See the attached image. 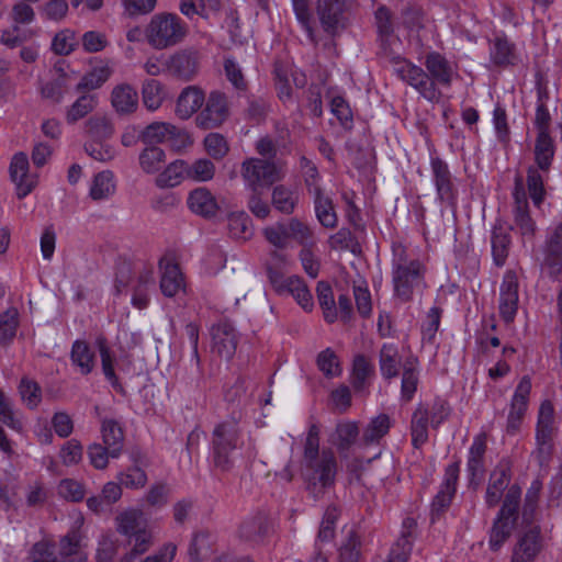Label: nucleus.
Wrapping results in <instances>:
<instances>
[{
  "instance_id": "obj_2",
  "label": "nucleus",
  "mask_w": 562,
  "mask_h": 562,
  "mask_svg": "<svg viewBox=\"0 0 562 562\" xmlns=\"http://www.w3.org/2000/svg\"><path fill=\"white\" fill-rule=\"evenodd\" d=\"M338 464L334 451L329 448L319 450L318 428L308 430L301 462V475L307 491L318 498L336 483Z\"/></svg>"
},
{
  "instance_id": "obj_46",
  "label": "nucleus",
  "mask_w": 562,
  "mask_h": 562,
  "mask_svg": "<svg viewBox=\"0 0 562 562\" xmlns=\"http://www.w3.org/2000/svg\"><path fill=\"white\" fill-rule=\"evenodd\" d=\"M286 223L290 240L296 241L302 247L315 245L314 229L306 222L297 217H291Z\"/></svg>"
},
{
  "instance_id": "obj_41",
  "label": "nucleus",
  "mask_w": 562,
  "mask_h": 562,
  "mask_svg": "<svg viewBox=\"0 0 562 562\" xmlns=\"http://www.w3.org/2000/svg\"><path fill=\"white\" fill-rule=\"evenodd\" d=\"M419 382L418 362L416 358H411L404 363L402 375L401 397L409 402L417 391Z\"/></svg>"
},
{
  "instance_id": "obj_27",
  "label": "nucleus",
  "mask_w": 562,
  "mask_h": 562,
  "mask_svg": "<svg viewBox=\"0 0 562 562\" xmlns=\"http://www.w3.org/2000/svg\"><path fill=\"white\" fill-rule=\"evenodd\" d=\"M168 71L181 79L192 80L198 72V58L195 53L179 50L168 57Z\"/></svg>"
},
{
  "instance_id": "obj_3",
  "label": "nucleus",
  "mask_w": 562,
  "mask_h": 562,
  "mask_svg": "<svg viewBox=\"0 0 562 562\" xmlns=\"http://www.w3.org/2000/svg\"><path fill=\"white\" fill-rule=\"evenodd\" d=\"M85 518L78 514L68 532L59 538L58 546L42 540L36 542L31 552V562H87L83 551L86 535L81 529Z\"/></svg>"
},
{
  "instance_id": "obj_4",
  "label": "nucleus",
  "mask_w": 562,
  "mask_h": 562,
  "mask_svg": "<svg viewBox=\"0 0 562 562\" xmlns=\"http://www.w3.org/2000/svg\"><path fill=\"white\" fill-rule=\"evenodd\" d=\"M425 263L409 256L406 249L397 246L393 250L392 284L394 296L401 302H409L414 294L422 293L426 288Z\"/></svg>"
},
{
  "instance_id": "obj_56",
  "label": "nucleus",
  "mask_w": 562,
  "mask_h": 562,
  "mask_svg": "<svg viewBox=\"0 0 562 562\" xmlns=\"http://www.w3.org/2000/svg\"><path fill=\"white\" fill-rule=\"evenodd\" d=\"M228 231L232 237L247 239L251 236L250 218L245 212L228 215Z\"/></svg>"
},
{
  "instance_id": "obj_23",
  "label": "nucleus",
  "mask_w": 562,
  "mask_h": 562,
  "mask_svg": "<svg viewBox=\"0 0 562 562\" xmlns=\"http://www.w3.org/2000/svg\"><path fill=\"white\" fill-rule=\"evenodd\" d=\"M238 344L237 333L227 323L217 324L212 328V350L218 357L229 360L236 352Z\"/></svg>"
},
{
  "instance_id": "obj_10",
  "label": "nucleus",
  "mask_w": 562,
  "mask_h": 562,
  "mask_svg": "<svg viewBox=\"0 0 562 562\" xmlns=\"http://www.w3.org/2000/svg\"><path fill=\"white\" fill-rule=\"evenodd\" d=\"M393 68L401 80L412 86L426 100L434 101L439 98L440 93L437 87L434 86V81L419 66L397 57L394 59Z\"/></svg>"
},
{
  "instance_id": "obj_29",
  "label": "nucleus",
  "mask_w": 562,
  "mask_h": 562,
  "mask_svg": "<svg viewBox=\"0 0 562 562\" xmlns=\"http://www.w3.org/2000/svg\"><path fill=\"white\" fill-rule=\"evenodd\" d=\"M430 166L439 199L447 202L453 201L454 188L448 165L442 159L435 157L431 158Z\"/></svg>"
},
{
  "instance_id": "obj_25",
  "label": "nucleus",
  "mask_w": 562,
  "mask_h": 562,
  "mask_svg": "<svg viewBox=\"0 0 562 562\" xmlns=\"http://www.w3.org/2000/svg\"><path fill=\"white\" fill-rule=\"evenodd\" d=\"M110 101L117 114L130 115L138 108V93L131 83L121 82L112 88Z\"/></svg>"
},
{
  "instance_id": "obj_63",
  "label": "nucleus",
  "mask_w": 562,
  "mask_h": 562,
  "mask_svg": "<svg viewBox=\"0 0 562 562\" xmlns=\"http://www.w3.org/2000/svg\"><path fill=\"white\" fill-rule=\"evenodd\" d=\"M77 45L76 34L69 29H64L56 33L52 41V50L57 55H69Z\"/></svg>"
},
{
  "instance_id": "obj_38",
  "label": "nucleus",
  "mask_w": 562,
  "mask_h": 562,
  "mask_svg": "<svg viewBox=\"0 0 562 562\" xmlns=\"http://www.w3.org/2000/svg\"><path fill=\"white\" fill-rule=\"evenodd\" d=\"M300 202V194L285 186H277L272 191V204L279 212L291 215Z\"/></svg>"
},
{
  "instance_id": "obj_54",
  "label": "nucleus",
  "mask_w": 562,
  "mask_h": 562,
  "mask_svg": "<svg viewBox=\"0 0 562 562\" xmlns=\"http://www.w3.org/2000/svg\"><path fill=\"white\" fill-rule=\"evenodd\" d=\"M510 238L502 228H494L492 232V254L497 266H503L508 256Z\"/></svg>"
},
{
  "instance_id": "obj_7",
  "label": "nucleus",
  "mask_w": 562,
  "mask_h": 562,
  "mask_svg": "<svg viewBox=\"0 0 562 562\" xmlns=\"http://www.w3.org/2000/svg\"><path fill=\"white\" fill-rule=\"evenodd\" d=\"M155 283V271L151 266L144 265L133 276L131 268L123 265L119 268L115 277V293L125 294L131 292V304L138 310H144L150 302V290Z\"/></svg>"
},
{
  "instance_id": "obj_32",
  "label": "nucleus",
  "mask_w": 562,
  "mask_h": 562,
  "mask_svg": "<svg viewBox=\"0 0 562 562\" xmlns=\"http://www.w3.org/2000/svg\"><path fill=\"white\" fill-rule=\"evenodd\" d=\"M344 11V0H318L317 12L325 31L334 32Z\"/></svg>"
},
{
  "instance_id": "obj_30",
  "label": "nucleus",
  "mask_w": 562,
  "mask_h": 562,
  "mask_svg": "<svg viewBox=\"0 0 562 562\" xmlns=\"http://www.w3.org/2000/svg\"><path fill=\"white\" fill-rule=\"evenodd\" d=\"M187 204L191 212L205 218L215 216L220 209L215 196L203 187L189 193Z\"/></svg>"
},
{
  "instance_id": "obj_53",
  "label": "nucleus",
  "mask_w": 562,
  "mask_h": 562,
  "mask_svg": "<svg viewBox=\"0 0 562 562\" xmlns=\"http://www.w3.org/2000/svg\"><path fill=\"white\" fill-rule=\"evenodd\" d=\"M541 490L542 481L540 479H535L526 492L522 518L527 522H530L535 519L538 503L540 501Z\"/></svg>"
},
{
  "instance_id": "obj_5",
  "label": "nucleus",
  "mask_w": 562,
  "mask_h": 562,
  "mask_svg": "<svg viewBox=\"0 0 562 562\" xmlns=\"http://www.w3.org/2000/svg\"><path fill=\"white\" fill-rule=\"evenodd\" d=\"M114 522L116 531L131 544V550L120 562H136L154 544L153 530L144 518V513L138 508H126L116 515Z\"/></svg>"
},
{
  "instance_id": "obj_50",
  "label": "nucleus",
  "mask_w": 562,
  "mask_h": 562,
  "mask_svg": "<svg viewBox=\"0 0 562 562\" xmlns=\"http://www.w3.org/2000/svg\"><path fill=\"white\" fill-rule=\"evenodd\" d=\"M286 222H278L273 225L267 226L262 229V235L266 240L278 249H285L289 247L290 234Z\"/></svg>"
},
{
  "instance_id": "obj_13",
  "label": "nucleus",
  "mask_w": 562,
  "mask_h": 562,
  "mask_svg": "<svg viewBox=\"0 0 562 562\" xmlns=\"http://www.w3.org/2000/svg\"><path fill=\"white\" fill-rule=\"evenodd\" d=\"M530 392L531 380L527 375L522 376L510 400L506 423L507 434L515 435L519 431L524 417L528 411Z\"/></svg>"
},
{
  "instance_id": "obj_16",
  "label": "nucleus",
  "mask_w": 562,
  "mask_h": 562,
  "mask_svg": "<svg viewBox=\"0 0 562 562\" xmlns=\"http://www.w3.org/2000/svg\"><path fill=\"white\" fill-rule=\"evenodd\" d=\"M519 284L516 272L509 270L504 274L499 288L498 310L502 319L509 324L514 322L519 302Z\"/></svg>"
},
{
  "instance_id": "obj_48",
  "label": "nucleus",
  "mask_w": 562,
  "mask_h": 562,
  "mask_svg": "<svg viewBox=\"0 0 562 562\" xmlns=\"http://www.w3.org/2000/svg\"><path fill=\"white\" fill-rule=\"evenodd\" d=\"M553 155L554 149L549 133L538 134L535 146V158L539 169L548 170Z\"/></svg>"
},
{
  "instance_id": "obj_17",
  "label": "nucleus",
  "mask_w": 562,
  "mask_h": 562,
  "mask_svg": "<svg viewBox=\"0 0 562 562\" xmlns=\"http://www.w3.org/2000/svg\"><path fill=\"white\" fill-rule=\"evenodd\" d=\"M158 266L160 271L159 286L165 296L175 297L180 292H186L184 276L172 257H162Z\"/></svg>"
},
{
  "instance_id": "obj_11",
  "label": "nucleus",
  "mask_w": 562,
  "mask_h": 562,
  "mask_svg": "<svg viewBox=\"0 0 562 562\" xmlns=\"http://www.w3.org/2000/svg\"><path fill=\"white\" fill-rule=\"evenodd\" d=\"M555 432L554 407L550 401H543L538 411L536 427L537 452L544 461L551 453L552 440Z\"/></svg>"
},
{
  "instance_id": "obj_62",
  "label": "nucleus",
  "mask_w": 562,
  "mask_h": 562,
  "mask_svg": "<svg viewBox=\"0 0 562 562\" xmlns=\"http://www.w3.org/2000/svg\"><path fill=\"white\" fill-rule=\"evenodd\" d=\"M203 144L206 153L215 160L224 158L229 150L226 138L220 133L207 134Z\"/></svg>"
},
{
  "instance_id": "obj_22",
  "label": "nucleus",
  "mask_w": 562,
  "mask_h": 562,
  "mask_svg": "<svg viewBox=\"0 0 562 562\" xmlns=\"http://www.w3.org/2000/svg\"><path fill=\"white\" fill-rule=\"evenodd\" d=\"M426 72L428 74L434 86L440 85L442 87H450L454 77H457V70L446 59L445 56L437 52L428 53L425 57Z\"/></svg>"
},
{
  "instance_id": "obj_40",
  "label": "nucleus",
  "mask_w": 562,
  "mask_h": 562,
  "mask_svg": "<svg viewBox=\"0 0 562 562\" xmlns=\"http://www.w3.org/2000/svg\"><path fill=\"white\" fill-rule=\"evenodd\" d=\"M486 451V434L481 432L473 438L469 449L468 472L472 477L482 473L484 468V454Z\"/></svg>"
},
{
  "instance_id": "obj_9",
  "label": "nucleus",
  "mask_w": 562,
  "mask_h": 562,
  "mask_svg": "<svg viewBox=\"0 0 562 562\" xmlns=\"http://www.w3.org/2000/svg\"><path fill=\"white\" fill-rule=\"evenodd\" d=\"M240 176L250 192H263L280 181L284 172L274 160L250 157L241 162Z\"/></svg>"
},
{
  "instance_id": "obj_14",
  "label": "nucleus",
  "mask_w": 562,
  "mask_h": 562,
  "mask_svg": "<svg viewBox=\"0 0 562 562\" xmlns=\"http://www.w3.org/2000/svg\"><path fill=\"white\" fill-rule=\"evenodd\" d=\"M542 270L557 279L562 273V222L552 226L543 248Z\"/></svg>"
},
{
  "instance_id": "obj_52",
  "label": "nucleus",
  "mask_w": 562,
  "mask_h": 562,
  "mask_svg": "<svg viewBox=\"0 0 562 562\" xmlns=\"http://www.w3.org/2000/svg\"><path fill=\"white\" fill-rule=\"evenodd\" d=\"M19 395L22 403L29 409H35L42 402V389L33 380L23 378L18 386Z\"/></svg>"
},
{
  "instance_id": "obj_58",
  "label": "nucleus",
  "mask_w": 562,
  "mask_h": 562,
  "mask_svg": "<svg viewBox=\"0 0 562 562\" xmlns=\"http://www.w3.org/2000/svg\"><path fill=\"white\" fill-rule=\"evenodd\" d=\"M87 131L91 139L105 140L114 132L113 124L105 116H92L86 123Z\"/></svg>"
},
{
  "instance_id": "obj_33",
  "label": "nucleus",
  "mask_w": 562,
  "mask_h": 562,
  "mask_svg": "<svg viewBox=\"0 0 562 562\" xmlns=\"http://www.w3.org/2000/svg\"><path fill=\"white\" fill-rule=\"evenodd\" d=\"M392 426L389 415L380 414L368 423L362 430L361 442L366 446L379 445L381 439L387 435Z\"/></svg>"
},
{
  "instance_id": "obj_26",
  "label": "nucleus",
  "mask_w": 562,
  "mask_h": 562,
  "mask_svg": "<svg viewBox=\"0 0 562 562\" xmlns=\"http://www.w3.org/2000/svg\"><path fill=\"white\" fill-rule=\"evenodd\" d=\"M204 102V91L196 86H188L177 98L175 113L179 119L188 120L202 108Z\"/></svg>"
},
{
  "instance_id": "obj_18",
  "label": "nucleus",
  "mask_w": 562,
  "mask_h": 562,
  "mask_svg": "<svg viewBox=\"0 0 562 562\" xmlns=\"http://www.w3.org/2000/svg\"><path fill=\"white\" fill-rule=\"evenodd\" d=\"M268 273L271 283L278 291L289 292L305 311L312 310V294L300 277L292 276L284 279L279 272L271 268H269Z\"/></svg>"
},
{
  "instance_id": "obj_57",
  "label": "nucleus",
  "mask_w": 562,
  "mask_h": 562,
  "mask_svg": "<svg viewBox=\"0 0 562 562\" xmlns=\"http://www.w3.org/2000/svg\"><path fill=\"white\" fill-rule=\"evenodd\" d=\"M317 297L319 305L323 308L325 321L328 323H334L337 319V310L335 306L331 288L324 282H319L317 284Z\"/></svg>"
},
{
  "instance_id": "obj_60",
  "label": "nucleus",
  "mask_w": 562,
  "mask_h": 562,
  "mask_svg": "<svg viewBox=\"0 0 562 562\" xmlns=\"http://www.w3.org/2000/svg\"><path fill=\"white\" fill-rule=\"evenodd\" d=\"M212 551L211 535L204 531L196 532L190 543L189 555L192 561L205 559Z\"/></svg>"
},
{
  "instance_id": "obj_31",
  "label": "nucleus",
  "mask_w": 562,
  "mask_h": 562,
  "mask_svg": "<svg viewBox=\"0 0 562 562\" xmlns=\"http://www.w3.org/2000/svg\"><path fill=\"white\" fill-rule=\"evenodd\" d=\"M429 409L425 404H418L411 420L412 443L420 448L428 440Z\"/></svg>"
},
{
  "instance_id": "obj_8",
  "label": "nucleus",
  "mask_w": 562,
  "mask_h": 562,
  "mask_svg": "<svg viewBox=\"0 0 562 562\" xmlns=\"http://www.w3.org/2000/svg\"><path fill=\"white\" fill-rule=\"evenodd\" d=\"M243 447L241 432L236 420L218 424L212 434V460L214 467L228 471L234 465V452Z\"/></svg>"
},
{
  "instance_id": "obj_44",
  "label": "nucleus",
  "mask_w": 562,
  "mask_h": 562,
  "mask_svg": "<svg viewBox=\"0 0 562 562\" xmlns=\"http://www.w3.org/2000/svg\"><path fill=\"white\" fill-rule=\"evenodd\" d=\"M71 361L82 374H89L94 367V355L89 345L82 340H76L71 348Z\"/></svg>"
},
{
  "instance_id": "obj_61",
  "label": "nucleus",
  "mask_w": 562,
  "mask_h": 562,
  "mask_svg": "<svg viewBox=\"0 0 562 562\" xmlns=\"http://www.w3.org/2000/svg\"><path fill=\"white\" fill-rule=\"evenodd\" d=\"M301 169L304 179V186L308 195L324 190L322 186V178L316 166L312 161L303 157L301 159Z\"/></svg>"
},
{
  "instance_id": "obj_6",
  "label": "nucleus",
  "mask_w": 562,
  "mask_h": 562,
  "mask_svg": "<svg viewBox=\"0 0 562 562\" xmlns=\"http://www.w3.org/2000/svg\"><path fill=\"white\" fill-rule=\"evenodd\" d=\"M188 32L187 23L176 13L160 12L145 26V40L154 49L162 50L183 42Z\"/></svg>"
},
{
  "instance_id": "obj_42",
  "label": "nucleus",
  "mask_w": 562,
  "mask_h": 562,
  "mask_svg": "<svg viewBox=\"0 0 562 562\" xmlns=\"http://www.w3.org/2000/svg\"><path fill=\"white\" fill-rule=\"evenodd\" d=\"M103 442L110 449L111 458H117L121 454L123 446V431L120 425L113 419H105L102 423Z\"/></svg>"
},
{
  "instance_id": "obj_55",
  "label": "nucleus",
  "mask_w": 562,
  "mask_h": 562,
  "mask_svg": "<svg viewBox=\"0 0 562 562\" xmlns=\"http://www.w3.org/2000/svg\"><path fill=\"white\" fill-rule=\"evenodd\" d=\"M165 151L156 146L145 148L139 155V165L147 173L158 171L165 164Z\"/></svg>"
},
{
  "instance_id": "obj_21",
  "label": "nucleus",
  "mask_w": 562,
  "mask_h": 562,
  "mask_svg": "<svg viewBox=\"0 0 562 562\" xmlns=\"http://www.w3.org/2000/svg\"><path fill=\"white\" fill-rule=\"evenodd\" d=\"M543 548L539 526H532L519 538L513 551L512 562H533Z\"/></svg>"
},
{
  "instance_id": "obj_19",
  "label": "nucleus",
  "mask_w": 562,
  "mask_h": 562,
  "mask_svg": "<svg viewBox=\"0 0 562 562\" xmlns=\"http://www.w3.org/2000/svg\"><path fill=\"white\" fill-rule=\"evenodd\" d=\"M514 205V223L524 237L531 238L536 232V224L531 218L528 210V201L521 177L515 179V189L513 192Z\"/></svg>"
},
{
  "instance_id": "obj_51",
  "label": "nucleus",
  "mask_w": 562,
  "mask_h": 562,
  "mask_svg": "<svg viewBox=\"0 0 562 562\" xmlns=\"http://www.w3.org/2000/svg\"><path fill=\"white\" fill-rule=\"evenodd\" d=\"M215 165L206 159L200 158L192 164L187 162V178L195 182H206L215 176Z\"/></svg>"
},
{
  "instance_id": "obj_20",
  "label": "nucleus",
  "mask_w": 562,
  "mask_h": 562,
  "mask_svg": "<svg viewBox=\"0 0 562 562\" xmlns=\"http://www.w3.org/2000/svg\"><path fill=\"white\" fill-rule=\"evenodd\" d=\"M115 63L108 58L94 59L90 68L81 77L77 89L78 90H97L100 89L113 76Z\"/></svg>"
},
{
  "instance_id": "obj_24",
  "label": "nucleus",
  "mask_w": 562,
  "mask_h": 562,
  "mask_svg": "<svg viewBox=\"0 0 562 562\" xmlns=\"http://www.w3.org/2000/svg\"><path fill=\"white\" fill-rule=\"evenodd\" d=\"M10 175L20 199L26 196L36 186V177L29 173V159L23 153L15 154L10 165Z\"/></svg>"
},
{
  "instance_id": "obj_45",
  "label": "nucleus",
  "mask_w": 562,
  "mask_h": 562,
  "mask_svg": "<svg viewBox=\"0 0 562 562\" xmlns=\"http://www.w3.org/2000/svg\"><path fill=\"white\" fill-rule=\"evenodd\" d=\"M358 435L359 429L356 423H341L337 425L331 442L339 452H345L355 443Z\"/></svg>"
},
{
  "instance_id": "obj_43",
  "label": "nucleus",
  "mask_w": 562,
  "mask_h": 562,
  "mask_svg": "<svg viewBox=\"0 0 562 562\" xmlns=\"http://www.w3.org/2000/svg\"><path fill=\"white\" fill-rule=\"evenodd\" d=\"M187 178V162L176 160L169 164L166 169L156 178V184L159 188H173L180 184Z\"/></svg>"
},
{
  "instance_id": "obj_28",
  "label": "nucleus",
  "mask_w": 562,
  "mask_h": 562,
  "mask_svg": "<svg viewBox=\"0 0 562 562\" xmlns=\"http://www.w3.org/2000/svg\"><path fill=\"white\" fill-rule=\"evenodd\" d=\"M313 200L314 212L318 223L325 228H335L338 216L331 194L325 189L310 194Z\"/></svg>"
},
{
  "instance_id": "obj_1",
  "label": "nucleus",
  "mask_w": 562,
  "mask_h": 562,
  "mask_svg": "<svg viewBox=\"0 0 562 562\" xmlns=\"http://www.w3.org/2000/svg\"><path fill=\"white\" fill-rule=\"evenodd\" d=\"M509 482L510 476L505 470H495L490 476L485 492L486 505L495 507L506 491L503 505L490 535V546L495 551L509 538L517 520V508L521 497V490L518 485L509 486Z\"/></svg>"
},
{
  "instance_id": "obj_36",
  "label": "nucleus",
  "mask_w": 562,
  "mask_h": 562,
  "mask_svg": "<svg viewBox=\"0 0 562 562\" xmlns=\"http://www.w3.org/2000/svg\"><path fill=\"white\" fill-rule=\"evenodd\" d=\"M490 54L493 63L498 66L515 65L519 60L515 45L504 36L495 37Z\"/></svg>"
},
{
  "instance_id": "obj_15",
  "label": "nucleus",
  "mask_w": 562,
  "mask_h": 562,
  "mask_svg": "<svg viewBox=\"0 0 562 562\" xmlns=\"http://www.w3.org/2000/svg\"><path fill=\"white\" fill-rule=\"evenodd\" d=\"M142 139L146 144L170 143L172 146H188L192 143L187 132L165 122L149 124L143 131Z\"/></svg>"
},
{
  "instance_id": "obj_12",
  "label": "nucleus",
  "mask_w": 562,
  "mask_h": 562,
  "mask_svg": "<svg viewBox=\"0 0 562 562\" xmlns=\"http://www.w3.org/2000/svg\"><path fill=\"white\" fill-rule=\"evenodd\" d=\"M204 103L205 106L195 116L196 126L203 130L221 126L229 114L226 95L220 91H212Z\"/></svg>"
},
{
  "instance_id": "obj_59",
  "label": "nucleus",
  "mask_w": 562,
  "mask_h": 562,
  "mask_svg": "<svg viewBox=\"0 0 562 562\" xmlns=\"http://www.w3.org/2000/svg\"><path fill=\"white\" fill-rule=\"evenodd\" d=\"M373 374V368L368 359L359 355L353 360L352 385L356 391H363L367 380Z\"/></svg>"
},
{
  "instance_id": "obj_49",
  "label": "nucleus",
  "mask_w": 562,
  "mask_h": 562,
  "mask_svg": "<svg viewBox=\"0 0 562 562\" xmlns=\"http://www.w3.org/2000/svg\"><path fill=\"white\" fill-rule=\"evenodd\" d=\"M316 364L318 370L328 379L339 376L342 373L340 360L330 348H326L318 353Z\"/></svg>"
},
{
  "instance_id": "obj_37",
  "label": "nucleus",
  "mask_w": 562,
  "mask_h": 562,
  "mask_svg": "<svg viewBox=\"0 0 562 562\" xmlns=\"http://www.w3.org/2000/svg\"><path fill=\"white\" fill-rule=\"evenodd\" d=\"M379 363L383 378L393 379L397 376L401 367L397 347L392 344H384L380 350Z\"/></svg>"
},
{
  "instance_id": "obj_64",
  "label": "nucleus",
  "mask_w": 562,
  "mask_h": 562,
  "mask_svg": "<svg viewBox=\"0 0 562 562\" xmlns=\"http://www.w3.org/2000/svg\"><path fill=\"white\" fill-rule=\"evenodd\" d=\"M360 540L353 530H349L345 542L339 549V562H359Z\"/></svg>"
},
{
  "instance_id": "obj_34",
  "label": "nucleus",
  "mask_w": 562,
  "mask_h": 562,
  "mask_svg": "<svg viewBox=\"0 0 562 562\" xmlns=\"http://www.w3.org/2000/svg\"><path fill=\"white\" fill-rule=\"evenodd\" d=\"M0 422L15 432L24 431L23 414L15 409L13 401L0 389Z\"/></svg>"
},
{
  "instance_id": "obj_35",
  "label": "nucleus",
  "mask_w": 562,
  "mask_h": 562,
  "mask_svg": "<svg viewBox=\"0 0 562 562\" xmlns=\"http://www.w3.org/2000/svg\"><path fill=\"white\" fill-rule=\"evenodd\" d=\"M140 92L144 106L151 112L158 110L167 97L164 83L156 79L145 80Z\"/></svg>"
},
{
  "instance_id": "obj_47",
  "label": "nucleus",
  "mask_w": 562,
  "mask_h": 562,
  "mask_svg": "<svg viewBox=\"0 0 562 562\" xmlns=\"http://www.w3.org/2000/svg\"><path fill=\"white\" fill-rule=\"evenodd\" d=\"M97 106V98L91 94L79 97L67 110L66 121L74 124L87 116Z\"/></svg>"
},
{
  "instance_id": "obj_39",
  "label": "nucleus",
  "mask_w": 562,
  "mask_h": 562,
  "mask_svg": "<svg viewBox=\"0 0 562 562\" xmlns=\"http://www.w3.org/2000/svg\"><path fill=\"white\" fill-rule=\"evenodd\" d=\"M114 176L105 170L97 173L90 184L89 195L94 201H102L112 196L115 192Z\"/></svg>"
}]
</instances>
